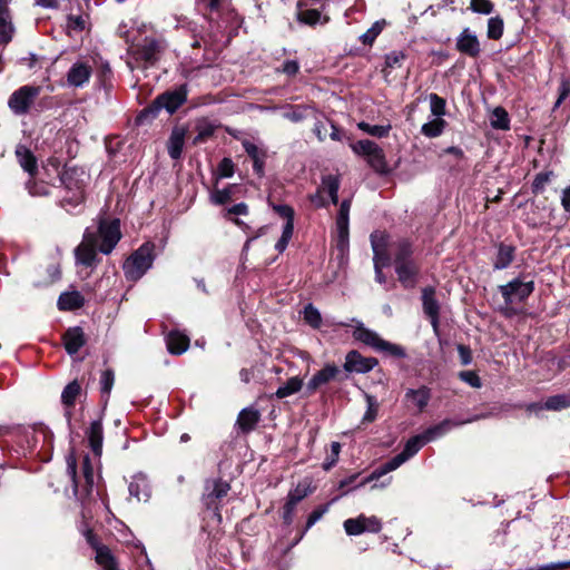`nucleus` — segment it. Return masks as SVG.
Listing matches in <instances>:
<instances>
[{"mask_svg":"<svg viewBox=\"0 0 570 570\" xmlns=\"http://www.w3.org/2000/svg\"><path fill=\"white\" fill-rule=\"evenodd\" d=\"M81 473L83 479V490L87 495H89L92 491L95 484V473L94 466L91 464L90 458L86 455L82 460Z\"/></svg>","mask_w":570,"mask_h":570,"instance_id":"nucleus-37","label":"nucleus"},{"mask_svg":"<svg viewBox=\"0 0 570 570\" xmlns=\"http://www.w3.org/2000/svg\"><path fill=\"white\" fill-rule=\"evenodd\" d=\"M406 401L411 402L417 411H423L431 399V391L426 386H421L416 390L409 389L405 393Z\"/></svg>","mask_w":570,"mask_h":570,"instance_id":"nucleus-27","label":"nucleus"},{"mask_svg":"<svg viewBox=\"0 0 570 570\" xmlns=\"http://www.w3.org/2000/svg\"><path fill=\"white\" fill-rule=\"evenodd\" d=\"M490 124L492 128L508 130L510 128L509 115L502 107H497L490 115Z\"/></svg>","mask_w":570,"mask_h":570,"instance_id":"nucleus-36","label":"nucleus"},{"mask_svg":"<svg viewBox=\"0 0 570 570\" xmlns=\"http://www.w3.org/2000/svg\"><path fill=\"white\" fill-rule=\"evenodd\" d=\"M303 386V380L298 376H293L286 381L285 384L279 386L275 392L277 399H285L301 391Z\"/></svg>","mask_w":570,"mask_h":570,"instance_id":"nucleus-35","label":"nucleus"},{"mask_svg":"<svg viewBox=\"0 0 570 570\" xmlns=\"http://www.w3.org/2000/svg\"><path fill=\"white\" fill-rule=\"evenodd\" d=\"M514 258V247L501 244L498 248V254L493 263L494 269L507 268Z\"/></svg>","mask_w":570,"mask_h":570,"instance_id":"nucleus-33","label":"nucleus"},{"mask_svg":"<svg viewBox=\"0 0 570 570\" xmlns=\"http://www.w3.org/2000/svg\"><path fill=\"white\" fill-rule=\"evenodd\" d=\"M98 238L95 232L87 228L83 233L81 243L75 249V256L78 264L83 266H94L97 261Z\"/></svg>","mask_w":570,"mask_h":570,"instance_id":"nucleus-7","label":"nucleus"},{"mask_svg":"<svg viewBox=\"0 0 570 570\" xmlns=\"http://www.w3.org/2000/svg\"><path fill=\"white\" fill-rule=\"evenodd\" d=\"M374 357H365L357 351H351L346 354L344 368L347 372L367 373L377 365Z\"/></svg>","mask_w":570,"mask_h":570,"instance_id":"nucleus-13","label":"nucleus"},{"mask_svg":"<svg viewBox=\"0 0 570 570\" xmlns=\"http://www.w3.org/2000/svg\"><path fill=\"white\" fill-rule=\"evenodd\" d=\"M129 493L131 497H135L138 501H147L150 497V488L148 480L142 474H137L132 476V480L129 483Z\"/></svg>","mask_w":570,"mask_h":570,"instance_id":"nucleus-25","label":"nucleus"},{"mask_svg":"<svg viewBox=\"0 0 570 570\" xmlns=\"http://www.w3.org/2000/svg\"><path fill=\"white\" fill-rule=\"evenodd\" d=\"M198 4H205L212 14L216 13L218 17L225 13H230L229 0H197Z\"/></svg>","mask_w":570,"mask_h":570,"instance_id":"nucleus-38","label":"nucleus"},{"mask_svg":"<svg viewBox=\"0 0 570 570\" xmlns=\"http://www.w3.org/2000/svg\"><path fill=\"white\" fill-rule=\"evenodd\" d=\"M351 199H344L336 217L337 247L344 253L348 247V220H350Z\"/></svg>","mask_w":570,"mask_h":570,"instance_id":"nucleus-12","label":"nucleus"},{"mask_svg":"<svg viewBox=\"0 0 570 570\" xmlns=\"http://www.w3.org/2000/svg\"><path fill=\"white\" fill-rule=\"evenodd\" d=\"M14 35L9 0H0V43L8 45Z\"/></svg>","mask_w":570,"mask_h":570,"instance_id":"nucleus-18","label":"nucleus"},{"mask_svg":"<svg viewBox=\"0 0 570 570\" xmlns=\"http://www.w3.org/2000/svg\"><path fill=\"white\" fill-rule=\"evenodd\" d=\"M159 51V42L155 39L146 38L137 48L136 55L137 59L144 60L148 65H153L157 60Z\"/></svg>","mask_w":570,"mask_h":570,"instance_id":"nucleus-23","label":"nucleus"},{"mask_svg":"<svg viewBox=\"0 0 570 570\" xmlns=\"http://www.w3.org/2000/svg\"><path fill=\"white\" fill-rule=\"evenodd\" d=\"M429 100L432 115L436 118H441L445 115V100L443 98L436 94H430Z\"/></svg>","mask_w":570,"mask_h":570,"instance_id":"nucleus-50","label":"nucleus"},{"mask_svg":"<svg viewBox=\"0 0 570 570\" xmlns=\"http://www.w3.org/2000/svg\"><path fill=\"white\" fill-rule=\"evenodd\" d=\"M26 188L28 189L31 196H47L49 195V186L42 181L38 183L33 179H29L26 184Z\"/></svg>","mask_w":570,"mask_h":570,"instance_id":"nucleus-51","label":"nucleus"},{"mask_svg":"<svg viewBox=\"0 0 570 570\" xmlns=\"http://www.w3.org/2000/svg\"><path fill=\"white\" fill-rule=\"evenodd\" d=\"M40 92L39 87L22 86L13 91L8 100V106L16 115H24Z\"/></svg>","mask_w":570,"mask_h":570,"instance_id":"nucleus-8","label":"nucleus"},{"mask_svg":"<svg viewBox=\"0 0 570 570\" xmlns=\"http://www.w3.org/2000/svg\"><path fill=\"white\" fill-rule=\"evenodd\" d=\"M304 321L313 328H318L322 324V316L320 311L312 304H308L304 308Z\"/></svg>","mask_w":570,"mask_h":570,"instance_id":"nucleus-47","label":"nucleus"},{"mask_svg":"<svg viewBox=\"0 0 570 570\" xmlns=\"http://www.w3.org/2000/svg\"><path fill=\"white\" fill-rule=\"evenodd\" d=\"M341 452V444L338 442H332L331 444V454L326 459L323 464L324 470H330L338 460V455Z\"/></svg>","mask_w":570,"mask_h":570,"instance_id":"nucleus-62","label":"nucleus"},{"mask_svg":"<svg viewBox=\"0 0 570 570\" xmlns=\"http://www.w3.org/2000/svg\"><path fill=\"white\" fill-rule=\"evenodd\" d=\"M456 49L469 57L475 58L481 52L480 41L474 32L464 28L456 39Z\"/></svg>","mask_w":570,"mask_h":570,"instance_id":"nucleus-15","label":"nucleus"},{"mask_svg":"<svg viewBox=\"0 0 570 570\" xmlns=\"http://www.w3.org/2000/svg\"><path fill=\"white\" fill-rule=\"evenodd\" d=\"M395 273L403 287L413 288L417 283L420 266L415 261L404 262L395 265Z\"/></svg>","mask_w":570,"mask_h":570,"instance_id":"nucleus-16","label":"nucleus"},{"mask_svg":"<svg viewBox=\"0 0 570 570\" xmlns=\"http://www.w3.org/2000/svg\"><path fill=\"white\" fill-rule=\"evenodd\" d=\"M230 487L222 480L207 481L204 494V502L208 508L216 509V501L223 499L229 492Z\"/></svg>","mask_w":570,"mask_h":570,"instance_id":"nucleus-17","label":"nucleus"},{"mask_svg":"<svg viewBox=\"0 0 570 570\" xmlns=\"http://www.w3.org/2000/svg\"><path fill=\"white\" fill-rule=\"evenodd\" d=\"M353 337L356 341L372 347L374 351L391 355L397 358L406 356L404 347L383 340L376 332L366 328L363 323L358 322L353 331Z\"/></svg>","mask_w":570,"mask_h":570,"instance_id":"nucleus-2","label":"nucleus"},{"mask_svg":"<svg viewBox=\"0 0 570 570\" xmlns=\"http://www.w3.org/2000/svg\"><path fill=\"white\" fill-rule=\"evenodd\" d=\"M232 186L224 189H216L212 193L210 200L216 205H223L232 199Z\"/></svg>","mask_w":570,"mask_h":570,"instance_id":"nucleus-52","label":"nucleus"},{"mask_svg":"<svg viewBox=\"0 0 570 570\" xmlns=\"http://www.w3.org/2000/svg\"><path fill=\"white\" fill-rule=\"evenodd\" d=\"M96 235L101 239L99 250L106 255L110 254L121 238L119 220L101 219Z\"/></svg>","mask_w":570,"mask_h":570,"instance_id":"nucleus-6","label":"nucleus"},{"mask_svg":"<svg viewBox=\"0 0 570 570\" xmlns=\"http://www.w3.org/2000/svg\"><path fill=\"white\" fill-rule=\"evenodd\" d=\"M404 59L405 53L403 51L394 50L385 56V65L389 68H399L401 67Z\"/></svg>","mask_w":570,"mask_h":570,"instance_id":"nucleus-55","label":"nucleus"},{"mask_svg":"<svg viewBox=\"0 0 570 570\" xmlns=\"http://www.w3.org/2000/svg\"><path fill=\"white\" fill-rule=\"evenodd\" d=\"M357 126L364 132H366V134H368L371 136H374V137H379V138L387 136L390 130H391V126L390 125H387V126H379V125H370L367 122L362 121Z\"/></svg>","mask_w":570,"mask_h":570,"instance_id":"nucleus-46","label":"nucleus"},{"mask_svg":"<svg viewBox=\"0 0 570 570\" xmlns=\"http://www.w3.org/2000/svg\"><path fill=\"white\" fill-rule=\"evenodd\" d=\"M67 473L72 480L75 492H78L79 482L77 480V461L73 454L67 456Z\"/></svg>","mask_w":570,"mask_h":570,"instance_id":"nucleus-57","label":"nucleus"},{"mask_svg":"<svg viewBox=\"0 0 570 570\" xmlns=\"http://www.w3.org/2000/svg\"><path fill=\"white\" fill-rule=\"evenodd\" d=\"M312 492V489L309 487V483L304 481L299 482L295 489L291 490L287 494V500L292 501L293 503H298L304 498H306Z\"/></svg>","mask_w":570,"mask_h":570,"instance_id":"nucleus-45","label":"nucleus"},{"mask_svg":"<svg viewBox=\"0 0 570 570\" xmlns=\"http://www.w3.org/2000/svg\"><path fill=\"white\" fill-rule=\"evenodd\" d=\"M85 173L77 168H66L60 176L61 184L67 195L61 198V206L69 210L80 205L83 200V180L79 176Z\"/></svg>","mask_w":570,"mask_h":570,"instance_id":"nucleus-3","label":"nucleus"},{"mask_svg":"<svg viewBox=\"0 0 570 570\" xmlns=\"http://www.w3.org/2000/svg\"><path fill=\"white\" fill-rule=\"evenodd\" d=\"M186 132H187V130L183 126H177L171 130L170 137L168 139V144H167V148H168V154L173 159L180 158L184 142H185Z\"/></svg>","mask_w":570,"mask_h":570,"instance_id":"nucleus-22","label":"nucleus"},{"mask_svg":"<svg viewBox=\"0 0 570 570\" xmlns=\"http://www.w3.org/2000/svg\"><path fill=\"white\" fill-rule=\"evenodd\" d=\"M499 289L507 304L523 302L532 294L534 289V282H522L519 278H515L505 285H501Z\"/></svg>","mask_w":570,"mask_h":570,"instance_id":"nucleus-9","label":"nucleus"},{"mask_svg":"<svg viewBox=\"0 0 570 570\" xmlns=\"http://www.w3.org/2000/svg\"><path fill=\"white\" fill-rule=\"evenodd\" d=\"M83 305V297L77 293H63L59 296L58 307L62 311H72Z\"/></svg>","mask_w":570,"mask_h":570,"instance_id":"nucleus-34","label":"nucleus"},{"mask_svg":"<svg viewBox=\"0 0 570 570\" xmlns=\"http://www.w3.org/2000/svg\"><path fill=\"white\" fill-rule=\"evenodd\" d=\"M340 368L334 364H326L322 370L316 372L308 381L306 387L309 393H314L321 386L335 380L340 374Z\"/></svg>","mask_w":570,"mask_h":570,"instance_id":"nucleus-19","label":"nucleus"},{"mask_svg":"<svg viewBox=\"0 0 570 570\" xmlns=\"http://www.w3.org/2000/svg\"><path fill=\"white\" fill-rule=\"evenodd\" d=\"M394 254V265L414 261L412 244L406 239H400L391 245Z\"/></svg>","mask_w":570,"mask_h":570,"instance_id":"nucleus-28","label":"nucleus"},{"mask_svg":"<svg viewBox=\"0 0 570 570\" xmlns=\"http://www.w3.org/2000/svg\"><path fill=\"white\" fill-rule=\"evenodd\" d=\"M551 177H552V173L551 171H546V173H540L535 176L534 180H533V184H532V189L534 193H541L543 191L546 185L551 180Z\"/></svg>","mask_w":570,"mask_h":570,"instance_id":"nucleus-58","label":"nucleus"},{"mask_svg":"<svg viewBox=\"0 0 570 570\" xmlns=\"http://www.w3.org/2000/svg\"><path fill=\"white\" fill-rule=\"evenodd\" d=\"M16 155L20 166L32 177L37 173V160L32 153L24 147H19Z\"/></svg>","mask_w":570,"mask_h":570,"instance_id":"nucleus-31","label":"nucleus"},{"mask_svg":"<svg viewBox=\"0 0 570 570\" xmlns=\"http://www.w3.org/2000/svg\"><path fill=\"white\" fill-rule=\"evenodd\" d=\"M62 338L70 355L76 354L86 343L83 331L79 326L68 328Z\"/></svg>","mask_w":570,"mask_h":570,"instance_id":"nucleus-21","label":"nucleus"},{"mask_svg":"<svg viewBox=\"0 0 570 570\" xmlns=\"http://www.w3.org/2000/svg\"><path fill=\"white\" fill-rule=\"evenodd\" d=\"M470 9L475 13L490 14L493 11V3L490 0H471Z\"/></svg>","mask_w":570,"mask_h":570,"instance_id":"nucleus-54","label":"nucleus"},{"mask_svg":"<svg viewBox=\"0 0 570 570\" xmlns=\"http://www.w3.org/2000/svg\"><path fill=\"white\" fill-rule=\"evenodd\" d=\"M186 96L185 87H180L176 91L161 94L155 99L150 112L155 114L160 109H166L169 114H173L185 102Z\"/></svg>","mask_w":570,"mask_h":570,"instance_id":"nucleus-11","label":"nucleus"},{"mask_svg":"<svg viewBox=\"0 0 570 570\" xmlns=\"http://www.w3.org/2000/svg\"><path fill=\"white\" fill-rule=\"evenodd\" d=\"M377 146L379 145L376 142L368 139H364L353 142L351 145V148L356 155L363 156L367 159L371 156V154L376 149Z\"/></svg>","mask_w":570,"mask_h":570,"instance_id":"nucleus-43","label":"nucleus"},{"mask_svg":"<svg viewBox=\"0 0 570 570\" xmlns=\"http://www.w3.org/2000/svg\"><path fill=\"white\" fill-rule=\"evenodd\" d=\"M166 343L169 353L180 355L187 351L189 337L180 332L174 331L167 335Z\"/></svg>","mask_w":570,"mask_h":570,"instance_id":"nucleus-26","label":"nucleus"},{"mask_svg":"<svg viewBox=\"0 0 570 570\" xmlns=\"http://www.w3.org/2000/svg\"><path fill=\"white\" fill-rule=\"evenodd\" d=\"M91 67L82 61L75 62L67 73V81L69 86L82 87L87 83L91 76Z\"/></svg>","mask_w":570,"mask_h":570,"instance_id":"nucleus-20","label":"nucleus"},{"mask_svg":"<svg viewBox=\"0 0 570 570\" xmlns=\"http://www.w3.org/2000/svg\"><path fill=\"white\" fill-rule=\"evenodd\" d=\"M81 387L77 381L69 383L61 393V402L67 406H73L76 399L80 394Z\"/></svg>","mask_w":570,"mask_h":570,"instance_id":"nucleus-41","label":"nucleus"},{"mask_svg":"<svg viewBox=\"0 0 570 570\" xmlns=\"http://www.w3.org/2000/svg\"><path fill=\"white\" fill-rule=\"evenodd\" d=\"M242 145H243L245 151L247 153V155L252 159H256V158H259V157H266V151L261 149L253 141H250L248 139H243L242 140Z\"/></svg>","mask_w":570,"mask_h":570,"instance_id":"nucleus-56","label":"nucleus"},{"mask_svg":"<svg viewBox=\"0 0 570 570\" xmlns=\"http://www.w3.org/2000/svg\"><path fill=\"white\" fill-rule=\"evenodd\" d=\"M215 131V127L208 122H202L197 125V135L195 136L193 142L194 145L202 144L206 141L209 137L213 136Z\"/></svg>","mask_w":570,"mask_h":570,"instance_id":"nucleus-49","label":"nucleus"},{"mask_svg":"<svg viewBox=\"0 0 570 570\" xmlns=\"http://www.w3.org/2000/svg\"><path fill=\"white\" fill-rule=\"evenodd\" d=\"M364 397L366 401V411L362 417V423L368 424L376 420L380 404L374 395L365 393Z\"/></svg>","mask_w":570,"mask_h":570,"instance_id":"nucleus-40","label":"nucleus"},{"mask_svg":"<svg viewBox=\"0 0 570 570\" xmlns=\"http://www.w3.org/2000/svg\"><path fill=\"white\" fill-rule=\"evenodd\" d=\"M488 38L498 40L503 35V20L499 17L490 18L488 21Z\"/></svg>","mask_w":570,"mask_h":570,"instance_id":"nucleus-48","label":"nucleus"},{"mask_svg":"<svg viewBox=\"0 0 570 570\" xmlns=\"http://www.w3.org/2000/svg\"><path fill=\"white\" fill-rule=\"evenodd\" d=\"M371 245L373 249V262L375 271V279L380 284L386 282L385 275L383 274V267L390 264L389 254V235L381 230H375L371 234Z\"/></svg>","mask_w":570,"mask_h":570,"instance_id":"nucleus-5","label":"nucleus"},{"mask_svg":"<svg viewBox=\"0 0 570 570\" xmlns=\"http://www.w3.org/2000/svg\"><path fill=\"white\" fill-rule=\"evenodd\" d=\"M422 305L424 314L430 318L433 330L439 327L440 304L435 297V288L432 286L422 289Z\"/></svg>","mask_w":570,"mask_h":570,"instance_id":"nucleus-14","label":"nucleus"},{"mask_svg":"<svg viewBox=\"0 0 570 570\" xmlns=\"http://www.w3.org/2000/svg\"><path fill=\"white\" fill-rule=\"evenodd\" d=\"M451 428L450 421H444L435 426H432L424 431L422 434L415 435L411 438L403 451L385 462L380 468L375 469L362 483L361 485H364L371 481L379 480L383 475L396 470L399 466H401L404 462H406L410 458H412L414 454H416L420 449L425 445L426 443L435 440L439 436H442L444 433H446Z\"/></svg>","mask_w":570,"mask_h":570,"instance_id":"nucleus-1","label":"nucleus"},{"mask_svg":"<svg viewBox=\"0 0 570 570\" xmlns=\"http://www.w3.org/2000/svg\"><path fill=\"white\" fill-rule=\"evenodd\" d=\"M569 405V402L563 395L551 396L546 402V407L549 410H561Z\"/></svg>","mask_w":570,"mask_h":570,"instance_id":"nucleus-60","label":"nucleus"},{"mask_svg":"<svg viewBox=\"0 0 570 570\" xmlns=\"http://www.w3.org/2000/svg\"><path fill=\"white\" fill-rule=\"evenodd\" d=\"M366 161L376 173L385 174L387 171L385 155L380 146L376 147Z\"/></svg>","mask_w":570,"mask_h":570,"instance_id":"nucleus-39","label":"nucleus"},{"mask_svg":"<svg viewBox=\"0 0 570 570\" xmlns=\"http://www.w3.org/2000/svg\"><path fill=\"white\" fill-rule=\"evenodd\" d=\"M218 175L220 178H229L234 175V163L230 158H223L218 165Z\"/></svg>","mask_w":570,"mask_h":570,"instance_id":"nucleus-59","label":"nucleus"},{"mask_svg":"<svg viewBox=\"0 0 570 570\" xmlns=\"http://www.w3.org/2000/svg\"><path fill=\"white\" fill-rule=\"evenodd\" d=\"M460 379L468 383L470 386L479 389L482 383L479 375L473 371H464L459 374Z\"/></svg>","mask_w":570,"mask_h":570,"instance_id":"nucleus-63","label":"nucleus"},{"mask_svg":"<svg viewBox=\"0 0 570 570\" xmlns=\"http://www.w3.org/2000/svg\"><path fill=\"white\" fill-rule=\"evenodd\" d=\"M344 530L348 535H360L364 532L377 533L382 529L379 518L360 514L357 518H351L344 521Z\"/></svg>","mask_w":570,"mask_h":570,"instance_id":"nucleus-10","label":"nucleus"},{"mask_svg":"<svg viewBox=\"0 0 570 570\" xmlns=\"http://www.w3.org/2000/svg\"><path fill=\"white\" fill-rule=\"evenodd\" d=\"M96 562L102 570H118L117 561L107 546L96 547Z\"/></svg>","mask_w":570,"mask_h":570,"instance_id":"nucleus-30","label":"nucleus"},{"mask_svg":"<svg viewBox=\"0 0 570 570\" xmlns=\"http://www.w3.org/2000/svg\"><path fill=\"white\" fill-rule=\"evenodd\" d=\"M340 178L335 175H327L322 178L318 187L324 194L328 195L331 202L336 205L338 203Z\"/></svg>","mask_w":570,"mask_h":570,"instance_id":"nucleus-29","label":"nucleus"},{"mask_svg":"<svg viewBox=\"0 0 570 570\" xmlns=\"http://www.w3.org/2000/svg\"><path fill=\"white\" fill-rule=\"evenodd\" d=\"M87 438L92 452L95 453L96 456L99 458L101 455L104 441L101 421L96 420L90 423V426L87 431Z\"/></svg>","mask_w":570,"mask_h":570,"instance_id":"nucleus-24","label":"nucleus"},{"mask_svg":"<svg viewBox=\"0 0 570 570\" xmlns=\"http://www.w3.org/2000/svg\"><path fill=\"white\" fill-rule=\"evenodd\" d=\"M445 127V121L442 118H435L426 124H424L421 128V132L430 138L439 137Z\"/></svg>","mask_w":570,"mask_h":570,"instance_id":"nucleus-42","label":"nucleus"},{"mask_svg":"<svg viewBox=\"0 0 570 570\" xmlns=\"http://www.w3.org/2000/svg\"><path fill=\"white\" fill-rule=\"evenodd\" d=\"M298 18L304 23L315 24L320 21L321 13L315 9L304 10L298 14Z\"/></svg>","mask_w":570,"mask_h":570,"instance_id":"nucleus-64","label":"nucleus"},{"mask_svg":"<svg viewBox=\"0 0 570 570\" xmlns=\"http://www.w3.org/2000/svg\"><path fill=\"white\" fill-rule=\"evenodd\" d=\"M86 28V20L82 16H69L67 21L68 31L80 32Z\"/></svg>","mask_w":570,"mask_h":570,"instance_id":"nucleus-61","label":"nucleus"},{"mask_svg":"<svg viewBox=\"0 0 570 570\" xmlns=\"http://www.w3.org/2000/svg\"><path fill=\"white\" fill-rule=\"evenodd\" d=\"M259 421V412L254 409H244L238 414L237 424L244 432L252 431Z\"/></svg>","mask_w":570,"mask_h":570,"instance_id":"nucleus-32","label":"nucleus"},{"mask_svg":"<svg viewBox=\"0 0 570 570\" xmlns=\"http://www.w3.org/2000/svg\"><path fill=\"white\" fill-rule=\"evenodd\" d=\"M153 248L151 244H144L126 259L124 273L127 279L137 281L151 267Z\"/></svg>","mask_w":570,"mask_h":570,"instance_id":"nucleus-4","label":"nucleus"},{"mask_svg":"<svg viewBox=\"0 0 570 570\" xmlns=\"http://www.w3.org/2000/svg\"><path fill=\"white\" fill-rule=\"evenodd\" d=\"M386 26L385 20H377L375 21L372 27L364 32L360 39L364 45H372L377 36L383 31L384 27Z\"/></svg>","mask_w":570,"mask_h":570,"instance_id":"nucleus-44","label":"nucleus"},{"mask_svg":"<svg viewBox=\"0 0 570 570\" xmlns=\"http://www.w3.org/2000/svg\"><path fill=\"white\" fill-rule=\"evenodd\" d=\"M115 382V374L111 370H105L100 376V390L104 395H109Z\"/></svg>","mask_w":570,"mask_h":570,"instance_id":"nucleus-53","label":"nucleus"}]
</instances>
